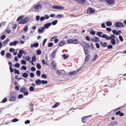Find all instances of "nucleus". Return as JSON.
<instances>
[{
    "mask_svg": "<svg viewBox=\"0 0 126 126\" xmlns=\"http://www.w3.org/2000/svg\"><path fill=\"white\" fill-rule=\"evenodd\" d=\"M101 38H104L107 40H111V45H113V46L116 45V39H115L116 38V35H115V34H111L110 36H108L107 34H103L101 35Z\"/></svg>",
    "mask_w": 126,
    "mask_h": 126,
    "instance_id": "nucleus-1",
    "label": "nucleus"
},
{
    "mask_svg": "<svg viewBox=\"0 0 126 126\" xmlns=\"http://www.w3.org/2000/svg\"><path fill=\"white\" fill-rule=\"evenodd\" d=\"M9 68H10V72H11V73L13 72L14 70H13V69L12 68V65H10V67H9Z\"/></svg>",
    "mask_w": 126,
    "mask_h": 126,
    "instance_id": "nucleus-54",
    "label": "nucleus"
},
{
    "mask_svg": "<svg viewBox=\"0 0 126 126\" xmlns=\"http://www.w3.org/2000/svg\"><path fill=\"white\" fill-rule=\"evenodd\" d=\"M57 52H58V50H54L53 51V53H52V58H55V57L56 56V54H57Z\"/></svg>",
    "mask_w": 126,
    "mask_h": 126,
    "instance_id": "nucleus-20",
    "label": "nucleus"
},
{
    "mask_svg": "<svg viewBox=\"0 0 126 126\" xmlns=\"http://www.w3.org/2000/svg\"><path fill=\"white\" fill-rule=\"evenodd\" d=\"M95 46H96L97 49H100V44H99V43H96L95 44Z\"/></svg>",
    "mask_w": 126,
    "mask_h": 126,
    "instance_id": "nucleus-61",
    "label": "nucleus"
},
{
    "mask_svg": "<svg viewBox=\"0 0 126 126\" xmlns=\"http://www.w3.org/2000/svg\"><path fill=\"white\" fill-rule=\"evenodd\" d=\"M115 27H125L124 24L121 22H116L115 24Z\"/></svg>",
    "mask_w": 126,
    "mask_h": 126,
    "instance_id": "nucleus-6",
    "label": "nucleus"
},
{
    "mask_svg": "<svg viewBox=\"0 0 126 126\" xmlns=\"http://www.w3.org/2000/svg\"><path fill=\"white\" fill-rule=\"evenodd\" d=\"M6 102H7V98L6 97H5L2 101V103H5Z\"/></svg>",
    "mask_w": 126,
    "mask_h": 126,
    "instance_id": "nucleus-57",
    "label": "nucleus"
},
{
    "mask_svg": "<svg viewBox=\"0 0 126 126\" xmlns=\"http://www.w3.org/2000/svg\"><path fill=\"white\" fill-rule=\"evenodd\" d=\"M106 2L108 3V4H114L115 3V0H106Z\"/></svg>",
    "mask_w": 126,
    "mask_h": 126,
    "instance_id": "nucleus-14",
    "label": "nucleus"
},
{
    "mask_svg": "<svg viewBox=\"0 0 126 126\" xmlns=\"http://www.w3.org/2000/svg\"><path fill=\"white\" fill-rule=\"evenodd\" d=\"M14 73L17 74H19L20 72H19V70H17L16 69H14Z\"/></svg>",
    "mask_w": 126,
    "mask_h": 126,
    "instance_id": "nucleus-42",
    "label": "nucleus"
},
{
    "mask_svg": "<svg viewBox=\"0 0 126 126\" xmlns=\"http://www.w3.org/2000/svg\"><path fill=\"white\" fill-rule=\"evenodd\" d=\"M5 31L7 34H9L11 32V31L9 29L5 30Z\"/></svg>",
    "mask_w": 126,
    "mask_h": 126,
    "instance_id": "nucleus-44",
    "label": "nucleus"
},
{
    "mask_svg": "<svg viewBox=\"0 0 126 126\" xmlns=\"http://www.w3.org/2000/svg\"><path fill=\"white\" fill-rule=\"evenodd\" d=\"M41 77L44 79H47V78H48V75L46 74H43L41 75Z\"/></svg>",
    "mask_w": 126,
    "mask_h": 126,
    "instance_id": "nucleus-26",
    "label": "nucleus"
},
{
    "mask_svg": "<svg viewBox=\"0 0 126 126\" xmlns=\"http://www.w3.org/2000/svg\"><path fill=\"white\" fill-rule=\"evenodd\" d=\"M65 44V42L62 41L61 42H60L59 44V47H63Z\"/></svg>",
    "mask_w": 126,
    "mask_h": 126,
    "instance_id": "nucleus-28",
    "label": "nucleus"
},
{
    "mask_svg": "<svg viewBox=\"0 0 126 126\" xmlns=\"http://www.w3.org/2000/svg\"><path fill=\"white\" fill-rule=\"evenodd\" d=\"M83 43H84V45H85L86 47H87V48H88V49L90 48V45H89V44H88L85 42H84Z\"/></svg>",
    "mask_w": 126,
    "mask_h": 126,
    "instance_id": "nucleus-40",
    "label": "nucleus"
},
{
    "mask_svg": "<svg viewBox=\"0 0 126 126\" xmlns=\"http://www.w3.org/2000/svg\"><path fill=\"white\" fill-rule=\"evenodd\" d=\"M82 122L84 124L86 123V122H87V116L84 117L82 118Z\"/></svg>",
    "mask_w": 126,
    "mask_h": 126,
    "instance_id": "nucleus-17",
    "label": "nucleus"
},
{
    "mask_svg": "<svg viewBox=\"0 0 126 126\" xmlns=\"http://www.w3.org/2000/svg\"><path fill=\"white\" fill-rule=\"evenodd\" d=\"M116 116H119L120 117H124L125 116V114L123 112H121V111H118L116 112Z\"/></svg>",
    "mask_w": 126,
    "mask_h": 126,
    "instance_id": "nucleus-9",
    "label": "nucleus"
},
{
    "mask_svg": "<svg viewBox=\"0 0 126 126\" xmlns=\"http://www.w3.org/2000/svg\"><path fill=\"white\" fill-rule=\"evenodd\" d=\"M95 12V10L92 8H89L87 10V14H93Z\"/></svg>",
    "mask_w": 126,
    "mask_h": 126,
    "instance_id": "nucleus-4",
    "label": "nucleus"
},
{
    "mask_svg": "<svg viewBox=\"0 0 126 126\" xmlns=\"http://www.w3.org/2000/svg\"><path fill=\"white\" fill-rule=\"evenodd\" d=\"M38 47H39V43H38L32 44L31 45V48H38Z\"/></svg>",
    "mask_w": 126,
    "mask_h": 126,
    "instance_id": "nucleus-10",
    "label": "nucleus"
},
{
    "mask_svg": "<svg viewBox=\"0 0 126 126\" xmlns=\"http://www.w3.org/2000/svg\"><path fill=\"white\" fill-rule=\"evenodd\" d=\"M44 29L45 28L46 29H48L50 26H52V23H47L45 25H44Z\"/></svg>",
    "mask_w": 126,
    "mask_h": 126,
    "instance_id": "nucleus-11",
    "label": "nucleus"
},
{
    "mask_svg": "<svg viewBox=\"0 0 126 126\" xmlns=\"http://www.w3.org/2000/svg\"><path fill=\"white\" fill-rule=\"evenodd\" d=\"M85 61H86V62H88V61H89V54H88L87 56V57H86V58L85 59Z\"/></svg>",
    "mask_w": 126,
    "mask_h": 126,
    "instance_id": "nucleus-60",
    "label": "nucleus"
},
{
    "mask_svg": "<svg viewBox=\"0 0 126 126\" xmlns=\"http://www.w3.org/2000/svg\"><path fill=\"white\" fill-rule=\"evenodd\" d=\"M42 63H43V64H45L46 65H48V64H49V63H46L45 59H43V60H42Z\"/></svg>",
    "mask_w": 126,
    "mask_h": 126,
    "instance_id": "nucleus-38",
    "label": "nucleus"
},
{
    "mask_svg": "<svg viewBox=\"0 0 126 126\" xmlns=\"http://www.w3.org/2000/svg\"><path fill=\"white\" fill-rule=\"evenodd\" d=\"M25 60L26 61H27V62H29V61H30V60H31V57H29V56H26L25 57Z\"/></svg>",
    "mask_w": 126,
    "mask_h": 126,
    "instance_id": "nucleus-36",
    "label": "nucleus"
},
{
    "mask_svg": "<svg viewBox=\"0 0 126 126\" xmlns=\"http://www.w3.org/2000/svg\"><path fill=\"white\" fill-rule=\"evenodd\" d=\"M41 80L40 79H37L35 81V84L36 85H37V86L39 85H41Z\"/></svg>",
    "mask_w": 126,
    "mask_h": 126,
    "instance_id": "nucleus-16",
    "label": "nucleus"
},
{
    "mask_svg": "<svg viewBox=\"0 0 126 126\" xmlns=\"http://www.w3.org/2000/svg\"><path fill=\"white\" fill-rule=\"evenodd\" d=\"M46 42H47V38H45L43 40L42 46H45V44H46Z\"/></svg>",
    "mask_w": 126,
    "mask_h": 126,
    "instance_id": "nucleus-56",
    "label": "nucleus"
},
{
    "mask_svg": "<svg viewBox=\"0 0 126 126\" xmlns=\"http://www.w3.org/2000/svg\"><path fill=\"white\" fill-rule=\"evenodd\" d=\"M23 97H24V96L23 95V94H19L18 98L19 99H22V98H23Z\"/></svg>",
    "mask_w": 126,
    "mask_h": 126,
    "instance_id": "nucleus-51",
    "label": "nucleus"
},
{
    "mask_svg": "<svg viewBox=\"0 0 126 126\" xmlns=\"http://www.w3.org/2000/svg\"><path fill=\"white\" fill-rule=\"evenodd\" d=\"M23 18H24V16H20L17 19V21H21L23 20L22 19H23Z\"/></svg>",
    "mask_w": 126,
    "mask_h": 126,
    "instance_id": "nucleus-24",
    "label": "nucleus"
},
{
    "mask_svg": "<svg viewBox=\"0 0 126 126\" xmlns=\"http://www.w3.org/2000/svg\"><path fill=\"white\" fill-rule=\"evenodd\" d=\"M6 56L7 58H8L9 59H10V58H11V54L9 53H7Z\"/></svg>",
    "mask_w": 126,
    "mask_h": 126,
    "instance_id": "nucleus-39",
    "label": "nucleus"
},
{
    "mask_svg": "<svg viewBox=\"0 0 126 126\" xmlns=\"http://www.w3.org/2000/svg\"><path fill=\"white\" fill-rule=\"evenodd\" d=\"M107 49H113V45H109L107 46Z\"/></svg>",
    "mask_w": 126,
    "mask_h": 126,
    "instance_id": "nucleus-62",
    "label": "nucleus"
},
{
    "mask_svg": "<svg viewBox=\"0 0 126 126\" xmlns=\"http://www.w3.org/2000/svg\"><path fill=\"white\" fill-rule=\"evenodd\" d=\"M84 50L85 55H87V54H88V53H89V51H88V50H87V49L86 50L85 49V48H84Z\"/></svg>",
    "mask_w": 126,
    "mask_h": 126,
    "instance_id": "nucleus-55",
    "label": "nucleus"
},
{
    "mask_svg": "<svg viewBox=\"0 0 126 126\" xmlns=\"http://www.w3.org/2000/svg\"><path fill=\"white\" fill-rule=\"evenodd\" d=\"M39 8H41V4H38L34 6V9H36V10H38Z\"/></svg>",
    "mask_w": 126,
    "mask_h": 126,
    "instance_id": "nucleus-21",
    "label": "nucleus"
},
{
    "mask_svg": "<svg viewBox=\"0 0 126 126\" xmlns=\"http://www.w3.org/2000/svg\"><path fill=\"white\" fill-rule=\"evenodd\" d=\"M36 54L37 55H41V54H42V51H41L40 50H37L36 52Z\"/></svg>",
    "mask_w": 126,
    "mask_h": 126,
    "instance_id": "nucleus-53",
    "label": "nucleus"
},
{
    "mask_svg": "<svg viewBox=\"0 0 126 126\" xmlns=\"http://www.w3.org/2000/svg\"><path fill=\"white\" fill-rule=\"evenodd\" d=\"M112 32L113 33V34H115V35H121V34H122V31H118V32H117V30H114L112 31Z\"/></svg>",
    "mask_w": 126,
    "mask_h": 126,
    "instance_id": "nucleus-8",
    "label": "nucleus"
},
{
    "mask_svg": "<svg viewBox=\"0 0 126 126\" xmlns=\"http://www.w3.org/2000/svg\"><path fill=\"white\" fill-rule=\"evenodd\" d=\"M119 39L120 40V41L121 42H123L124 41V38L123 37V36L119 35Z\"/></svg>",
    "mask_w": 126,
    "mask_h": 126,
    "instance_id": "nucleus-45",
    "label": "nucleus"
},
{
    "mask_svg": "<svg viewBox=\"0 0 126 126\" xmlns=\"http://www.w3.org/2000/svg\"><path fill=\"white\" fill-rule=\"evenodd\" d=\"M53 46H54V43H53L49 42L48 43L49 48H51V47H53Z\"/></svg>",
    "mask_w": 126,
    "mask_h": 126,
    "instance_id": "nucleus-47",
    "label": "nucleus"
},
{
    "mask_svg": "<svg viewBox=\"0 0 126 126\" xmlns=\"http://www.w3.org/2000/svg\"><path fill=\"white\" fill-rule=\"evenodd\" d=\"M21 70L23 69L24 70H26V69H27V67L25 66H22V68H20Z\"/></svg>",
    "mask_w": 126,
    "mask_h": 126,
    "instance_id": "nucleus-50",
    "label": "nucleus"
},
{
    "mask_svg": "<svg viewBox=\"0 0 126 126\" xmlns=\"http://www.w3.org/2000/svg\"><path fill=\"white\" fill-rule=\"evenodd\" d=\"M6 37V36H5V35L3 34V35H2L1 36L0 39H1V40H4V39H5V37Z\"/></svg>",
    "mask_w": 126,
    "mask_h": 126,
    "instance_id": "nucleus-49",
    "label": "nucleus"
},
{
    "mask_svg": "<svg viewBox=\"0 0 126 126\" xmlns=\"http://www.w3.org/2000/svg\"><path fill=\"white\" fill-rule=\"evenodd\" d=\"M22 76L25 77V78H27L28 77V74L27 73H24L22 74Z\"/></svg>",
    "mask_w": 126,
    "mask_h": 126,
    "instance_id": "nucleus-31",
    "label": "nucleus"
},
{
    "mask_svg": "<svg viewBox=\"0 0 126 126\" xmlns=\"http://www.w3.org/2000/svg\"><path fill=\"white\" fill-rule=\"evenodd\" d=\"M73 44H78V39H75L73 40Z\"/></svg>",
    "mask_w": 126,
    "mask_h": 126,
    "instance_id": "nucleus-37",
    "label": "nucleus"
},
{
    "mask_svg": "<svg viewBox=\"0 0 126 126\" xmlns=\"http://www.w3.org/2000/svg\"><path fill=\"white\" fill-rule=\"evenodd\" d=\"M106 24L107 26H108V27H111V26H112V25H113V24L112 23V22H110V21L106 22Z\"/></svg>",
    "mask_w": 126,
    "mask_h": 126,
    "instance_id": "nucleus-22",
    "label": "nucleus"
},
{
    "mask_svg": "<svg viewBox=\"0 0 126 126\" xmlns=\"http://www.w3.org/2000/svg\"><path fill=\"white\" fill-rule=\"evenodd\" d=\"M28 21H29L28 18H26L23 20L19 22V24H26Z\"/></svg>",
    "mask_w": 126,
    "mask_h": 126,
    "instance_id": "nucleus-5",
    "label": "nucleus"
},
{
    "mask_svg": "<svg viewBox=\"0 0 126 126\" xmlns=\"http://www.w3.org/2000/svg\"><path fill=\"white\" fill-rule=\"evenodd\" d=\"M102 34H103V32H96V35L98 36V37H102V35H102Z\"/></svg>",
    "mask_w": 126,
    "mask_h": 126,
    "instance_id": "nucleus-27",
    "label": "nucleus"
},
{
    "mask_svg": "<svg viewBox=\"0 0 126 126\" xmlns=\"http://www.w3.org/2000/svg\"><path fill=\"white\" fill-rule=\"evenodd\" d=\"M20 92H22V93H24V92H25L26 91H28V89H27L25 87H23L21 88L20 89Z\"/></svg>",
    "mask_w": 126,
    "mask_h": 126,
    "instance_id": "nucleus-13",
    "label": "nucleus"
},
{
    "mask_svg": "<svg viewBox=\"0 0 126 126\" xmlns=\"http://www.w3.org/2000/svg\"><path fill=\"white\" fill-rule=\"evenodd\" d=\"M45 30V28L43 27L41 29H38V32L43 33V31Z\"/></svg>",
    "mask_w": 126,
    "mask_h": 126,
    "instance_id": "nucleus-33",
    "label": "nucleus"
},
{
    "mask_svg": "<svg viewBox=\"0 0 126 126\" xmlns=\"http://www.w3.org/2000/svg\"><path fill=\"white\" fill-rule=\"evenodd\" d=\"M74 1H76L78 3H81V4H85L86 3V0H73Z\"/></svg>",
    "mask_w": 126,
    "mask_h": 126,
    "instance_id": "nucleus-7",
    "label": "nucleus"
},
{
    "mask_svg": "<svg viewBox=\"0 0 126 126\" xmlns=\"http://www.w3.org/2000/svg\"><path fill=\"white\" fill-rule=\"evenodd\" d=\"M41 84H48V81L41 80Z\"/></svg>",
    "mask_w": 126,
    "mask_h": 126,
    "instance_id": "nucleus-41",
    "label": "nucleus"
},
{
    "mask_svg": "<svg viewBox=\"0 0 126 126\" xmlns=\"http://www.w3.org/2000/svg\"><path fill=\"white\" fill-rule=\"evenodd\" d=\"M19 121V119H17V118H14V119H13V120H12V122L13 123H16V122H18Z\"/></svg>",
    "mask_w": 126,
    "mask_h": 126,
    "instance_id": "nucleus-48",
    "label": "nucleus"
},
{
    "mask_svg": "<svg viewBox=\"0 0 126 126\" xmlns=\"http://www.w3.org/2000/svg\"><path fill=\"white\" fill-rule=\"evenodd\" d=\"M76 71H74L72 72H69V75H71V76H73V75H76Z\"/></svg>",
    "mask_w": 126,
    "mask_h": 126,
    "instance_id": "nucleus-19",
    "label": "nucleus"
},
{
    "mask_svg": "<svg viewBox=\"0 0 126 126\" xmlns=\"http://www.w3.org/2000/svg\"><path fill=\"white\" fill-rule=\"evenodd\" d=\"M52 8L53 9H59L60 10H63L64 9V7L59 5H53Z\"/></svg>",
    "mask_w": 126,
    "mask_h": 126,
    "instance_id": "nucleus-3",
    "label": "nucleus"
},
{
    "mask_svg": "<svg viewBox=\"0 0 126 126\" xmlns=\"http://www.w3.org/2000/svg\"><path fill=\"white\" fill-rule=\"evenodd\" d=\"M36 68L38 69H41L42 68V66H41V64L39 63H37L36 64Z\"/></svg>",
    "mask_w": 126,
    "mask_h": 126,
    "instance_id": "nucleus-30",
    "label": "nucleus"
},
{
    "mask_svg": "<svg viewBox=\"0 0 126 126\" xmlns=\"http://www.w3.org/2000/svg\"><path fill=\"white\" fill-rule=\"evenodd\" d=\"M18 44V41L15 40L14 42H11L9 43L10 46H16Z\"/></svg>",
    "mask_w": 126,
    "mask_h": 126,
    "instance_id": "nucleus-12",
    "label": "nucleus"
},
{
    "mask_svg": "<svg viewBox=\"0 0 126 126\" xmlns=\"http://www.w3.org/2000/svg\"><path fill=\"white\" fill-rule=\"evenodd\" d=\"M90 34H91V35H95V34H96V32L92 31L90 32Z\"/></svg>",
    "mask_w": 126,
    "mask_h": 126,
    "instance_id": "nucleus-58",
    "label": "nucleus"
},
{
    "mask_svg": "<svg viewBox=\"0 0 126 126\" xmlns=\"http://www.w3.org/2000/svg\"><path fill=\"white\" fill-rule=\"evenodd\" d=\"M57 24H58V20H55L52 22L51 25L52 24V25H57Z\"/></svg>",
    "mask_w": 126,
    "mask_h": 126,
    "instance_id": "nucleus-34",
    "label": "nucleus"
},
{
    "mask_svg": "<svg viewBox=\"0 0 126 126\" xmlns=\"http://www.w3.org/2000/svg\"><path fill=\"white\" fill-rule=\"evenodd\" d=\"M51 64L53 68H56V67L57 66V64H56V62H55V61L52 62Z\"/></svg>",
    "mask_w": 126,
    "mask_h": 126,
    "instance_id": "nucleus-18",
    "label": "nucleus"
},
{
    "mask_svg": "<svg viewBox=\"0 0 126 126\" xmlns=\"http://www.w3.org/2000/svg\"><path fill=\"white\" fill-rule=\"evenodd\" d=\"M15 67H16L17 68H19V67H20V64H19V63H16L15 64Z\"/></svg>",
    "mask_w": 126,
    "mask_h": 126,
    "instance_id": "nucleus-32",
    "label": "nucleus"
},
{
    "mask_svg": "<svg viewBox=\"0 0 126 126\" xmlns=\"http://www.w3.org/2000/svg\"><path fill=\"white\" fill-rule=\"evenodd\" d=\"M73 40L70 39L68 40L67 43L68 44H73Z\"/></svg>",
    "mask_w": 126,
    "mask_h": 126,
    "instance_id": "nucleus-43",
    "label": "nucleus"
},
{
    "mask_svg": "<svg viewBox=\"0 0 126 126\" xmlns=\"http://www.w3.org/2000/svg\"><path fill=\"white\" fill-rule=\"evenodd\" d=\"M62 73V71L60 70H57L56 72V74H61Z\"/></svg>",
    "mask_w": 126,
    "mask_h": 126,
    "instance_id": "nucleus-63",
    "label": "nucleus"
},
{
    "mask_svg": "<svg viewBox=\"0 0 126 126\" xmlns=\"http://www.w3.org/2000/svg\"><path fill=\"white\" fill-rule=\"evenodd\" d=\"M30 91L33 92L34 91V87L33 86H31L29 88Z\"/></svg>",
    "mask_w": 126,
    "mask_h": 126,
    "instance_id": "nucleus-52",
    "label": "nucleus"
},
{
    "mask_svg": "<svg viewBox=\"0 0 126 126\" xmlns=\"http://www.w3.org/2000/svg\"><path fill=\"white\" fill-rule=\"evenodd\" d=\"M36 61H37V59L36 58V56H33L32 57V63H34L35 62H36Z\"/></svg>",
    "mask_w": 126,
    "mask_h": 126,
    "instance_id": "nucleus-29",
    "label": "nucleus"
},
{
    "mask_svg": "<svg viewBox=\"0 0 126 126\" xmlns=\"http://www.w3.org/2000/svg\"><path fill=\"white\" fill-rule=\"evenodd\" d=\"M17 98V94L14 92H12L11 93V96L9 99V101L10 102H13V101H15L16 98Z\"/></svg>",
    "mask_w": 126,
    "mask_h": 126,
    "instance_id": "nucleus-2",
    "label": "nucleus"
},
{
    "mask_svg": "<svg viewBox=\"0 0 126 126\" xmlns=\"http://www.w3.org/2000/svg\"><path fill=\"white\" fill-rule=\"evenodd\" d=\"M24 96H27V95H29V93L27 91H26L23 93Z\"/></svg>",
    "mask_w": 126,
    "mask_h": 126,
    "instance_id": "nucleus-59",
    "label": "nucleus"
},
{
    "mask_svg": "<svg viewBox=\"0 0 126 126\" xmlns=\"http://www.w3.org/2000/svg\"><path fill=\"white\" fill-rule=\"evenodd\" d=\"M94 42L95 43H97L98 42H100V38L98 37L94 36Z\"/></svg>",
    "mask_w": 126,
    "mask_h": 126,
    "instance_id": "nucleus-23",
    "label": "nucleus"
},
{
    "mask_svg": "<svg viewBox=\"0 0 126 126\" xmlns=\"http://www.w3.org/2000/svg\"><path fill=\"white\" fill-rule=\"evenodd\" d=\"M101 28H106V25H105V23H102L101 25Z\"/></svg>",
    "mask_w": 126,
    "mask_h": 126,
    "instance_id": "nucleus-64",
    "label": "nucleus"
},
{
    "mask_svg": "<svg viewBox=\"0 0 126 126\" xmlns=\"http://www.w3.org/2000/svg\"><path fill=\"white\" fill-rule=\"evenodd\" d=\"M36 73L37 76H40V75H41V71L39 70H37Z\"/></svg>",
    "mask_w": 126,
    "mask_h": 126,
    "instance_id": "nucleus-35",
    "label": "nucleus"
},
{
    "mask_svg": "<svg viewBox=\"0 0 126 126\" xmlns=\"http://www.w3.org/2000/svg\"><path fill=\"white\" fill-rule=\"evenodd\" d=\"M98 58V55H95L94 58H93V61L94 62H95V61H96V60H97V58Z\"/></svg>",
    "mask_w": 126,
    "mask_h": 126,
    "instance_id": "nucleus-46",
    "label": "nucleus"
},
{
    "mask_svg": "<svg viewBox=\"0 0 126 126\" xmlns=\"http://www.w3.org/2000/svg\"><path fill=\"white\" fill-rule=\"evenodd\" d=\"M59 106H60V102H57L56 103H55V104L52 106V108H57V107H59Z\"/></svg>",
    "mask_w": 126,
    "mask_h": 126,
    "instance_id": "nucleus-25",
    "label": "nucleus"
},
{
    "mask_svg": "<svg viewBox=\"0 0 126 126\" xmlns=\"http://www.w3.org/2000/svg\"><path fill=\"white\" fill-rule=\"evenodd\" d=\"M100 45L103 48H106L108 46V44L106 42L103 43L102 41H100Z\"/></svg>",
    "mask_w": 126,
    "mask_h": 126,
    "instance_id": "nucleus-15",
    "label": "nucleus"
}]
</instances>
